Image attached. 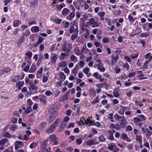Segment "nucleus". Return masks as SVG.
<instances>
[{
  "mask_svg": "<svg viewBox=\"0 0 152 152\" xmlns=\"http://www.w3.org/2000/svg\"><path fill=\"white\" fill-rule=\"evenodd\" d=\"M146 118L144 115H139L137 117H135L133 118V121L136 126H138L141 127L142 125V123L140 122L145 121Z\"/></svg>",
  "mask_w": 152,
  "mask_h": 152,
  "instance_id": "nucleus-1",
  "label": "nucleus"
},
{
  "mask_svg": "<svg viewBox=\"0 0 152 152\" xmlns=\"http://www.w3.org/2000/svg\"><path fill=\"white\" fill-rule=\"evenodd\" d=\"M126 124V122L124 119V120L121 121L119 124H116V126L117 127V129H123L124 128Z\"/></svg>",
  "mask_w": 152,
  "mask_h": 152,
  "instance_id": "nucleus-2",
  "label": "nucleus"
},
{
  "mask_svg": "<svg viewBox=\"0 0 152 152\" xmlns=\"http://www.w3.org/2000/svg\"><path fill=\"white\" fill-rule=\"evenodd\" d=\"M48 140H45L42 142L40 148L42 152H44L45 151L48 145Z\"/></svg>",
  "mask_w": 152,
  "mask_h": 152,
  "instance_id": "nucleus-3",
  "label": "nucleus"
},
{
  "mask_svg": "<svg viewBox=\"0 0 152 152\" xmlns=\"http://www.w3.org/2000/svg\"><path fill=\"white\" fill-rule=\"evenodd\" d=\"M38 0H31L30 3V7L34 9L37 6Z\"/></svg>",
  "mask_w": 152,
  "mask_h": 152,
  "instance_id": "nucleus-4",
  "label": "nucleus"
},
{
  "mask_svg": "<svg viewBox=\"0 0 152 152\" xmlns=\"http://www.w3.org/2000/svg\"><path fill=\"white\" fill-rule=\"evenodd\" d=\"M112 60L111 61V64L113 65H114L117 62V61L119 59V56L117 54L116 56L113 55L112 56Z\"/></svg>",
  "mask_w": 152,
  "mask_h": 152,
  "instance_id": "nucleus-5",
  "label": "nucleus"
},
{
  "mask_svg": "<svg viewBox=\"0 0 152 152\" xmlns=\"http://www.w3.org/2000/svg\"><path fill=\"white\" fill-rule=\"evenodd\" d=\"M75 27L76 28H75V25L73 24L72 25V27L70 28L69 30V32L70 33H72L73 32L74 33H77H77H78V31L77 29L78 27L76 25Z\"/></svg>",
  "mask_w": 152,
  "mask_h": 152,
  "instance_id": "nucleus-6",
  "label": "nucleus"
},
{
  "mask_svg": "<svg viewBox=\"0 0 152 152\" xmlns=\"http://www.w3.org/2000/svg\"><path fill=\"white\" fill-rule=\"evenodd\" d=\"M57 56L55 53L52 54L50 62L53 64L55 63L57 59Z\"/></svg>",
  "mask_w": 152,
  "mask_h": 152,
  "instance_id": "nucleus-7",
  "label": "nucleus"
},
{
  "mask_svg": "<svg viewBox=\"0 0 152 152\" xmlns=\"http://www.w3.org/2000/svg\"><path fill=\"white\" fill-rule=\"evenodd\" d=\"M19 75H17L15 76L14 78H13L12 79V81L14 83L17 82L19 80L23 79L24 77V74H23V75L20 78Z\"/></svg>",
  "mask_w": 152,
  "mask_h": 152,
  "instance_id": "nucleus-8",
  "label": "nucleus"
},
{
  "mask_svg": "<svg viewBox=\"0 0 152 152\" xmlns=\"http://www.w3.org/2000/svg\"><path fill=\"white\" fill-rule=\"evenodd\" d=\"M115 132V131L113 130L112 131H109L108 132L109 134L108 139L109 140H114V138L113 137V134Z\"/></svg>",
  "mask_w": 152,
  "mask_h": 152,
  "instance_id": "nucleus-9",
  "label": "nucleus"
},
{
  "mask_svg": "<svg viewBox=\"0 0 152 152\" xmlns=\"http://www.w3.org/2000/svg\"><path fill=\"white\" fill-rule=\"evenodd\" d=\"M57 109V104H55L52 105L49 109V111L50 112H54L55 111H57L56 110Z\"/></svg>",
  "mask_w": 152,
  "mask_h": 152,
  "instance_id": "nucleus-10",
  "label": "nucleus"
},
{
  "mask_svg": "<svg viewBox=\"0 0 152 152\" xmlns=\"http://www.w3.org/2000/svg\"><path fill=\"white\" fill-rule=\"evenodd\" d=\"M114 118L116 120H119V121H121L125 119V118L123 116H120L118 114H115L114 115Z\"/></svg>",
  "mask_w": 152,
  "mask_h": 152,
  "instance_id": "nucleus-11",
  "label": "nucleus"
},
{
  "mask_svg": "<svg viewBox=\"0 0 152 152\" xmlns=\"http://www.w3.org/2000/svg\"><path fill=\"white\" fill-rule=\"evenodd\" d=\"M36 70V67L35 64H32L31 66L29 72L31 73H34Z\"/></svg>",
  "mask_w": 152,
  "mask_h": 152,
  "instance_id": "nucleus-12",
  "label": "nucleus"
},
{
  "mask_svg": "<svg viewBox=\"0 0 152 152\" xmlns=\"http://www.w3.org/2000/svg\"><path fill=\"white\" fill-rule=\"evenodd\" d=\"M24 84V82L23 81H19L16 83V87L18 88V89L20 90Z\"/></svg>",
  "mask_w": 152,
  "mask_h": 152,
  "instance_id": "nucleus-13",
  "label": "nucleus"
},
{
  "mask_svg": "<svg viewBox=\"0 0 152 152\" xmlns=\"http://www.w3.org/2000/svg\"><path fill=\"white\" fill-rule=\"evenodd\" d=\"M105 15V12H99L97 14V15L100 17V19L103 20L104 18V16Z\"/></svg>",
  "mask_w": 152,
  "mask_h": 152,
  "instance_id": "nucleus-14",
  "label": "nucleus"
},
{
  "mask_svg": "<svg viewBox=\"0 0 152 152\" xmlns=\"http://www.w3.org/2000/svg\"><path fill=\"white\" fill-rule=\"evenodd\" d=\"M79 69V66L78 65L75 66V67L74 68L72 71V73L74 75H76L78 73V70Z\"/></svg>",
  "mask_w": 152,
  "mask_h": 152,
  "instance_id": "nucleus-15",
  "label": "nucleus"
},
{
  "mask_svg": "<svg viewBox=\"0 0 152 152\" xmlns=\"http://www.w3.org/2000/svg\"><path fill=\"white\" fill-rule=\"evenodd\" d=\"M67 64L66 61H64L59 62L58 64V65L60 67H64L67 66Z\"/></svg>",
  "mask_w": 152,
  "mask_h": 152,
  "instance_id": "nucleus-16",
  "label": "nucleus"
},
{
  "mask_svg": "<svg viewBox=\"0 0 152 152\" xmlns=\"http://www.w3.org/2000/svg\"><path fill=\"white\" fill-rule=\"evenodd\" d=\"M90 94L92 96H96V93L95 90L93 88H90L89 90Z\"/></svg>",
  "mask_w": 152,
  "mask_h": 152,
  "instance_id": "nucleus-17",
  "label": "nucleus"
},
{
  "mask_svg": "<svg viewBox=\"0 0 152 152\" xmlns=\"http://www.w3.org/2000/svg\"><path fill=\"white\" fill-rule=\"evenodd\" d=\"M39 28L37 26L32 27L31 28V31L33 33H37L39 31Z\"/></svg>",
  "mask_w": 152,
  "mask_h": 152,
  "instance_id": "nucleus-18",
  "label": "nucleus"
},
{
  "mask_svg": "<svg viewBox=\"0 0 152 152\" xmlns=\"http://www.w3.org/2000/svg\"><path fill=\"white\" fill-rule=\"evenodd\" d=\"M118 88L114 89L113 91V96L116 98H118L120 96L119 91H118Z\"/></svg>",
  "mask_w": 152,
  "mask_h": 152,
  "instance_id": "nucleus-19",
  "label": "nucleus"
},
{
  "mask_svg": "<svg viewBox=\"0 0 152 152\" xmlns=\"http://www.w3.org/2000/svg\"><path fill=\"white\" fill-rule=\"evenodd\" d=\"M59 75L60 76V80L61 81H64L66 78V76L64 73L62 72H61L59 73Z\"/></svg>",
  "mask_w": 152,
  "mask_h": 152,
  "instance_id": "nucleus-20",
  "label": "nucleus"
},
{
  "mask_svg": "<svg viewBox=\"0 0 152 152\" xmlns=\"http://www.w3.org/2000/svg\"><path fill=\"white\" fill-rule=\"evenodd\" d=\"M75 13L74 12L70 13L67 16V18L69 20H72L75 17Z\"/></svg>",
  "mask_w": 152,
  "mask_h": 152,
  "instance_id": "nucleus-21",
  "label": "nucleus"
},
{
  "mask_svg": "<svg viewBox=\"0 0 152 152\" xmlns=\"http://www.w3.org/2000/svg\"><path fill=\"white\" fill-rule=\"evenodd\" d=\"M61 50L63 51L66 52H69V50L67 49V48L65 45V43L62 45Z\"/></svg>",
  "mask_w": 152,
  "mask_h": 152,
  "instance_id": "nucleus-22",
  "label": "nucleus"
},
{
  "mask_svg": "<svg viewBox=\"0 0 152 152\" xmlns=\"http://www.w3.org/2000/svg\"><path fill=\"white\" fill-rule=\"evenodd\" d=\"M13 24L14 27H17L21 24V22L19 20H17L13 21Z\"/></svg>",
  "mask_w": 152,
  "mask_h": 152,
  "instance_id": "nucleus-23",
  "label": "nucleus"
},
{
  "mask_svg": "<svg viewBox=\"0 0 152 152\" xmlns=\"http://www.w3.org/2000/svg\"><path fill=\"white\" fill-rule=\"evenodd\" d=\"M86 143L87 145H92L95 144V141L92 140H88Z\"/></svg>",
  "mask_w": 152,
  "mask_h": 152,
  "instance_id": "nucleus-24",
  "label": "nucleus"
},
{
  "mask_svg": "<svg viewBox=\"0 0 152 152\" xmlns=\"http://www.w3.org/2000/svg\"><path fill=\"white\" fill-rule=\"evenodd\" d=\"M10 69L9 67H4L3 70H0V71L1 72L2 74L4 73H7L10 71Z\"/></svg>",
  "mask_w": 152,
  "mask_h": 152,
  "instance_id": "nucleus-25",
  "label": "nucleus"
},
{
  "mask_svg": "<svg viewBox=\"0 0 152 152\" xmlns=\"http://www.w3.org/2000/svg\"><path fill=\"white\" fill-rule=\"evenodd\" d=\"M95 21L94 18H91L87 22V23H88L89 26H92Z\"/></svg>",
  "mask_w": 152,
  "mask_h": 152,
  "instance_id": "nucleus-26",
  "label": "nucleus"
},
{
  "mask_svg": "<svg viewBox=\"0 0 152 152\" xmlns=\"http://www.w3.org/2000/svg\"><path fill=\"white\" fill-rule=\"evenodd\" d=\"M70 12V11L69 9L66 8H64L62 11V13L63 15H66Z\"/></svg>",
  "mask_w": 152,
  "mask_h": 152,
  "instance_id": "nucleus-27",
  "label": "nucleus"
},
{
  "mask_svg": "<svg viewBox=\"0 0 152 152\" xmlns=\"http://www.w3.org/2000/svg\"><path fill=\"white\" fill-rule=\"evenodd\" d=\"M136 19L137 18L135 19L134 18H133V17L130 14L128 16V19L129 21L132 23L134 22L135 19Z\"/></svg>",
  "mask_w": 152,
  "mask_h": 152,
  "instance_id": "nucleus-28",
  "label": "nucleus"
},
{
  "mask_svg": "<svg viewBox=\"0 0 152 152\" xmlns=\"http://www.w3.org/2000/svg\"><path fill=\"white\" fill-rule=\"evenodd\" d=\"M98 69L102 72H104L105 70V68L103 67V65L102 64H100L99 68H98Z\"/></svg>",
  "mask_w": 152,
  "mask_h": 152,
  "instance_id": "nucleus-29",
  "label": "nucleus"
},
{
  "mask_svg": "<svg viewBox=\"0 0 152 152\" xmlns=\"http://www.w3.org/2000/svg\"><path fill=\"white\" fill-rule=\"evenodd\" d=\"M55 130V129H53V128L51 127L50 126V127L47 129L46 132L48 133H53Z\"/></svg>",
  "mask_w": 152,
  "mask_h": 152,
  "instance_id": "nucleus-30",
  "label": "nucleus"
},
{
  "mask_svg": "<svg viewBox=\"0 0 152 152\" xmlns=\"http://www.w3.org/2000/svg\"><path fill=\"white\" fill-rule=\"evenodd\" d=\"M68 95L66 94L64 95L63 96V98H61L60 100L64 102H65L68 99Z\"/></svg>",
  "mask_w": 152,
  "mask_h": 152,
  "instance_id": "nucleus-31",
  "label": "nucleus"
},
{
  "mask_svg": "<svg viewBox=\"0 0 152 152\" xmlns=\"http://www.w3.org/2000/svg\"><path fill=\"white\" fill-rule=\"evenodd\" d=\"M78 35V33H74L71 36V39L72 40H74L75 39L77 38Z\"/></svg>",
  "mask_w": 152,
  "mask_h": 152,
  "instance_id": "nucleus-32",
  "label": "nucleus"
},
{
  "mask_svg": "<svg viewBox=\"0 0 152 152\" xmlns=\"http://www.w3.org/2000/svg\"><path fill=\"white\" fill-rule=\"evenodd\" d=\"M50 113H51V115L56 118L58 116V112L57 111L50 112Z\"/></svg>",
  "mask_w": 152,
  "mask_h": 152,
  "instance_id": "nucleus-33",
  "label": "nucleus"
},
{
  "mask_svg": "<svg viewBox=\"0 0 152 152\" xmlns=\"http://www.w3.org/2000/svg\"><path fill=\"white\" fill-rule=\"evenodd\" d=\"M139 55V53H136L135 54H132L130 55V57L132 59H134L137 58Z\"/></svg>",
  "mask_w": 152,
  "mask_h": 152,
  "instance_id": "nucleus-34",
  "label": "nucleus"
},
{
  "mask_svg": "<svg viewBox=\"0 0 152 152\" xmlns=\"http://www.w3.org/2000/svg\"><path fill=\"white\" fill-rule=\"evenodd\" d=\"M136 140L139 143H141L142 142V137L140 135H136Z\"/></svg>",
  "mask_w": 152,
  "mask_h": 152,
  "instance_id": "nucleus-35",
  "label": "nucleus"
},
{
  "mask_svg": "<svg viewBox=\"0 0 152 152\" xmlns=\"http://www.w3.org/2000/svg\"><path fill=\"white\" fill-rule=\"evenodd\" d=\"M66 53H61L59 57L60 59L61 60H63L66 57Z\"/></svg>",
  "mask_w": 152,
  "mask_h": 152,
  "instance_id": "nucleus-36",
  "label": "nucleus"
},
{
  "mask_svg": "<svg viewBox=\"0 0 152 152\" xmlns=\"http://www.w3.org/2000/svg\"><path fill=\"white\" fill-rule=\"evenodd\" d=\"M70 59L72 61H75V62L77 61V58L73 55H72L70 56Z\"/></svg>",
  "mask_w": 152,
  "mask_h": 152,
  "instance_id": "nucleus-37",
  "label": "nucleus"
},
{
  "mask_svg": "<svg viewBox=\"0 0 152 152\" xmlns=\"http://www.w3.org/2000/svg\"><path fill=\"white\" fill-rule=\"evenodd\" d=\"M7 139L6 138H3L0 141V145H4L7 142Z\"/></svg>",
  "mask_w": 152,
  "mask_h": 152,
  "instance_id": "nucleus-38",
  "label": "nucleus"
},
{
  "mask_svg": "<svg viewBox=\"0 0 152 152\" xmlns=\"http://www.w3.org/2000/svg\"><path fill=\"white\" fill-rule=\"evenodd\" d=\"M149 34L148 32H145L140 34V36L141 37H147L149 36Z\"/></svg>",
  "mask_w": 152,
  "mask_h": 152,
  "instance_id": "nucleus-39",
  "label": "nucleus"
},
{
  "mask_svg": "<svg viewBox=\"0 0 152 152\" xmlns=\"http://www.w3.org/2000/svg\"><path fill=\"white\" fill-rule=\"evenodd\" d=\"M135 104L137 105L140 107H142L143 106V104L141 102L136 100L135 102Z\"/></svg>",
  "mask_w": 152,
  "mask_h": 152,
  "instance_id": "nucleus-40",
  "label": "nucleus"
},
{
  "mask_svg": "<svg viewBox=\"0 0 152 152\" xmlns=\"http://www.w3.org/2000/svg\"><path fill=\"white\" fill-rule=\"evenodd\" d=\"M99 140L101 142H104L106 140L105 138L103 135L99 136Z\"/></svg>",
  "mask_w": 152,
  "mask_h": 152,
  "instance_id": "nucleus-41",
  "label": "nucleus"
},
{
  "mask_svg": "<svg viewBox=\"0 0 152 152\" xmlns=\"http://www.w3.org/2000/svg\"><path fill=\"white\" fill-rule=\"evenodd\" d=\"M27 105L28 107H31V106H32V105L33 104V103L32 102L31 100L30 99H28L27 100Z\"/></svg>",
  "mask_w": 152,
  "mask_h": 152,
  "instance_id": "nucleus-42",
  "label": "nucleus"
},
{
  "mask_svg": "<svg viewBox=\"0 0 152 152\" xmlns=\"http://www.w3.org/2000/svg\"><path fill=\"white\" fill-rule=\"evenodd\" d=\"M30 88H31L33 90H37L38 89V87L34 84H31L29 89H30Z\"/></svg>",
  "mask_w": 152,
  "mask_h": 152,
  "instance_id": "nucleus-43",
  "label": "nucleus"
},
{
  "mask_svg": "<svg viewBox=\"0 0 152 152\" xmlns=\"http://www.w3.org/2000/svg\"><path fill=\"white\" fill-rule=\"evenodd\" d=\"M37 145V143L34 142L32 143L29 146V148L31 149H33L35 148Z\"/></svg>",
  "mask_w": 152,
  "mask_h": 152,
  "instance_id": "nucleus-44",
  "label": "nucleus"
},
{
  "mask_svg": "<svg viewBox=\"0 0 152 152\" xmlns=\"http://www.w3.org/2000/svg\"><path fill=\"white\" fill-rule=\"evenodd\" d=\"M43 68L42 67L39 70L37 71L36 72L37 77L38 78H39L38 75L39 74H41L43 71Z\"/></svg>",
  "mask_w": 152,
  "mask_h": 152,
  "instance_id": "nucleus-45",
  "label": "nucleus"
},
{
  "mask_svg": "<svg viewBox=\"0 0 152 152\" xmlns=\"http://www.w3.org/2000/svg\"><path fill=\"white\" fill-rule=\"evenodd\" d=\"M56 136L55 134H52L50 135L49 137V139H50V142H52V141L56 138Z\"/></svg>",
  "mask_w": 152,
  "mask_h": 152,
  "instance_id": "nucleus-46",
  "label": "nucleus"
},
{
  "mask_svg": "<svg viewBox=\"0 0 152 152\" xmlns=\"http://www.w3.org/2000/svg\"><path fill=\"white\" fill-rule=\"evenodd\" d=\"M31 107H28L25 110V112L26 114H28L31 113Z\"/></svg>",
  "mask_w": 152,
  "mask_h": 152,
  "instance_id": "nucleus-47",
  "label": "nucleus"
},
{
  "mask_svg": "<svg viewBox=\"0 0 152 152\" xmlns=\"http://www.w3.org/2000/svg\"><path fill=\"white\" fill-rule=\"evenodd\" d=\"M59 127L61 129H60L58 131L61 132V131H63L64 130V129L66 128V126L65 125L63 124L62 123H61V124L60 126Z\"/></svg>",
  "mask_w": 152,
  "mask_h": 152,
  "instance_id": "nucleus-48",
  "label": "nucleus"
},
{
  "mask_svg": "<svg viewBox=\"0 0 152 152\" xmlns=\"http://www.w3.org/2000/svg\"><path fill=\"white\" fill-rule=\"evenodd\" d=\"M43 59V55H41L37 63V65L40 64L42 62V60Z\"/></svg>",
  "mask_w": 152,
  "mask_h": 152,
  "instance_id": "nucleus-49",
  "label": "nucleus"
},
{
  "mask_svg": "<svg viewBox=\"0 0 152 152\" xmlns=\"http://www.w3.org/2000/svg\"><path fill=\"white\" fill-rule=\"evenodd\" d=\"M150 62V61L149 60H147L146 61H145L144 62V64L143 66V67H142L143 69H146L148 67V64Z\"/></svg>",
  "mask_w": 152,
  "mask_h": 152,
  "instance_id": "nucleus-50",
  "label": "nucleus"
},
{
  "mask_svg": "<svg viewBox=\"0 0 152 152\" xmlns=\"http://www.w3.org/2000/svg\"><path fill=\"white\" fill-rule=\"evenodd\" d=\"M99 101V96H97L96 98H95L91 102V104H94L97 102Z\"/></svg>",
  "mask_w": 152,
  "mask_h": 152,
  "instance_id": "nucleus-51",
  "label": "nucleus"
},
{
  "mask_svg": "<svg viewBox=\"0 0 152 152\" xmlns=\"http://www.w3.org/2000/svg\"><path fill=\"white\" fill-rule=\"evenodd\" d=\"M122 66L126 68L128 70H129L130 68L129 65L127 63H126L123 64Z\"/></svg>",
  "mask_w": 152,
  "mask_h": 152,
  "instance_id": "nucleus-52",
  "label": "nucleus"
},
{
  "mask_svg": "<svg viewBox=\"0 0 152 152\" xmlns=\"http://www.w3.org/2000/svg\"><path fill=\"white\" fill-rule=\"evenodd\" d=\"M47 124L46 122H44L40 124L39 125V127L42 129L44 128Z\"/></svg>",
  "mask_w": 152,
  "mask_h": 152,
  "instance_id": "nucleus-53",
  "label": "nucleus"
},
{
  "mask_svg": "<svg viewBox=\"0 0 152 152\" xmlns=\"http://www.w3.org/2000/svg\"><path fill=\"white\" fill-rule=\"evenodd\" d=\"M92 55V53H91L90 52L89 53V55H90V56L88 57L86 59V61L87 62H88L89 61H91L92 59V57L91 56Z\"/></svg>",
  "mask_w": 152,
  "mask_h": 152,
  "instance_id": "nucleus-54",
  "label": "nucleus"
},
{
  "mask_svg": "<svg viewBox=\"0 0 152 152\" xmlns=\"http://www.w3.org/2000/svg\"><path fill=\"white\" fill-rule=\"evenodd\" d=\"M89 68L88 67H87L83 70V72L86 74H88L89 71Z\"/></svg>",
  "mask_w": 152,
  "mask_h": 152,
  "instance_id": "nucleus-55",
  "label": "nucleus"
},
{
  "mask_svg": "<svg viewBox=\"0 0 152 152\" xmlns=\"http://www.w3.org/2000/svg\"><path fill=\"white\" fill-rule=\"evenodd\" d=\"M53 93L52 91H47L45 93V94L46 95L49 96L52 95Z\"/></svg>",
  "mask_w": 152,
  "mask_h": 152,
  "instance_id": "nucleus-56",
  "label": "nucleus"
},
{
  "mask_svg": "<svg viewBox=\"0 0 152 152\" xmlns=\"http://www.w3.org/2000/svg\"><path fill=\"white\" fill-rule=\"evenodd\" d=\"M121 137L123 140H125L127 139L128 136L127 134L125 133H123L121 136Z\"/></svg>",
  "mask_w": 152,
  "mask_h": 152,
  "instance_id": "nucleus-57",
  "label": "nucleus"
},
{
  "mask_svg": "<svg viewBox=\"0 0 152 152\" xmlns=\"http://www.w3.org/2000/svg\"><path fill=\"white\" fill-rule=\"evenodd\" d=\"M99 26V23L96 21H95L94 22L93 26H92V27L93 28H94L96 27H97Z\"/></svg>",
  "mask_w": 152,
  "mask_h": 152,
  "instance_id": "nucleus-58",
  "label": "nucleus"
},
{
  "mask_svg": "<svg viewBox=\"0 0 152 152\" xmlns=\"http://www.w3.org/2000/svg\"><path fill=\"white\" fill-rule=\"evenodd\" d=\"M26 55L29 58H31L32 56V53L30 51H28L26 53Z\"/></svg>",
  "mask_w": 152,
  "mask_h": 152,
  "instance_id": "nucleus-59",
  "label": "nucleus"
},
{
  "mask_svg": "<svg viewBox=\"0 0 152 152\" xmlns=\"http://www.w3.org/2000/svg\"><path fill=\"white\" fill-rule=\"evenodd\" d=\"M81 29L83 31H85L88 29L86 27V26L85 23L83 24L81 27Z\"/></svg>",
  "mask_w": 152,
  "mask_h": 152,
  "instance_id": "nucleus-60",
  "label": "nucleus"
},
{
  "mask_svg": "<svg viewBox=\"0 0 152 152\" xmlns=\"http://www.w3.org/2000/svg\"><path fill=\"white\" fill-rule=\"evenodd\" d=\"M55 118H56L51 115L49 118V121L50 122H53Z\"/></svg>",
  "mask_w": 152,
  "mask_h": 152,
  "instance_id": "nucleus-61",
  "label": "nucleus"
},
{
  "mask_svg": "<svg viewBox=\"0 0 152 152\" xmlns=\"http://www.w3.org/2000/svg\"><path fill=\"white\" fill-rule=\"evenodd\" d=\"M132 126L130 125H128L126 128V130L128 131H131L132 130Z\"/></svg>",
  "mask_w": 152,
  "mask_h": 152,
  "instance_id": "nucleus-62",
  "label": "nucleus"
},
{
  "mask_svg": "<svg viewBox=\"0 0 152 152\" xmlns=\"http://www.w3.org/2000/svg\"><path fill=\"white\" fill-rule=\"evenodd\" d=\"M17 128V126L14 125L12 126L10 129L12 131H14Z\"/></svg>",
  "mask_w": 152,
  "mask_h": 152,
  "instance_id": "nucleus-63",
  "label": "nucleus"
},
{
  "mask_svg": "<svg viewBox=\"0 0 152 152\" xmlns=\"http://www.w3.org/2000/svg\"><path fill=\"white\" fill-rule=\"evenodd\" d=\"M37 34H31L30 36V39L32 41H34V40L35 37V35H36Z\"/></svg>",
  "mask_w": 152,
  "mask_h": 152,
  "instance_id": "nucleus-64",
  "label": "nucleus"
}]
</instances>
